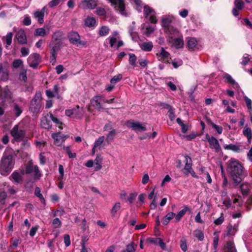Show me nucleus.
I'll use <instances>...</instances> for the list:
<instances>
[{
    "instance_id": "27",
    "label": "nucleus",
    "mask_w": 252,
    "mask_h": 252,
    "mask_svg": "<svg viewBox=\"0 0 252 252\" xmlns=\"http://www.w3.org/2000/svg\"><path fill=\"white\" fill-rule=\"evenodd\" d=\"M13 34L12 32H9L7 33V34L5 36H3L2 38V40L4 44H5L6 48H8V47L11 44L12 41Z\"/></svg>"
},
{
    "instance_id": "15",
    "label": "nucleus",
    "mask_w": 252,
    "mask_h": 252,
    "mask_svg": "<svg viewBox=\"0 0 252 252\" xmlns=\"http://www.w3.org/2000/svg\"><path fill=\"white\" fill-rule=\"evenodd\" d=\"M147 242L154 244L155 245H158L161 249H162L163 250H166V244L163 241V240L160 238L158 237H149L146 240Z\"/></svg>"
},
{
    "instance_id": "29",
    "label": "nucleus",
    "mask_w": 252,
    "mask_h": 252,
    "mask_svg": "<svg viewBox=\"0 0 252 252\" xmlns=\"http://www.w3.org/2000/svg\"><path fill=\"white\" fill-rule=\"evenodd\" d=\"M9 179L15 183L18 184L22 181V176L17 171H14L10 175Z\"/></svg>"
},
{
    "instance_id": "13",
    "label": "nucleus",
    "mask_w": 252,
    "mask_h": 252,
    "mask_svg": "<svg viewBox=\"0 0 252 252\" xmlns=\"http://www.w3.org/2000/svg\"><path fill=\"white\" fill-rule=\"evenodd\" d=\"M127 126L131 127L136 132L144 131L146 130V127L138 122L128 121L127 122Z\"/></svg>"
},
{
    "instance_id": "63",
    "label": "nucleus",
    "mask_w": 252,
    "mask_h": 252,
    "mask_svg": "<svg viewBox=\"0 0 252 252\" xmlns=\"http://www.w3.org/2000/svg\"><path fill=\"white\" fill-rule=\"evenodd\" d=\"M24 25L29 26L31 24V20L28 15H25L23 21Z\"/></svg>"
},
{
    "instance_id": "57",
    "label": "nucleus",
    "mask_w": 252,
    "mask_h": 252,
    "mask_svg": "<svg viewBox=\"0 0 252 252\" xmlns=\"http://www.w3.org/2000/svg\"><path fill=\"white\" fill-rule=\"evenodd\" d=\"M106 40H109L110 47H113L117 41V37L110 36L106 39Z\"/></svg>"
},
{
    "instance_id": "50",
    "label": "nucleus",
    "mask_w": 252,
    "mask_h": 252,
    "mask_svg": "<svg viewBox=\"0 0 252 252\" xmlns=\"http://www.w3.org/2000/svg\"><path fill=\"white\" fill-rule=\"evenodd\" d=\"M105 137L104 136L99 137L97 140H95L94 143V147H97L99 149L100 148V145L102 144L104 140Z\"/></svg>"
},
{
    "instance_id": "42",
    "label": "nucleus",
    "mask_w": 252,
    "mask_h": 252,
    "mask_svg": "<svg viewBox=\"0 0 252 252\" xmlns=\"http://www.w3.org/2000/svg\"><path fill=\"white\" fill-rule=\"evenodd\" d=\"M110 31L109 28L105 26H102L99 30L98 34L100 36H106Z\"/></svg>"
},
{
    "instance_id": "37",
    "label": "nucleus",
    "mask_w": 252,
    "mask_h": 252,
    "mask_svg": "<svg viewBox=\"0 0 252 252\" xmlns=\"http://www.w3.org/2000/svg\"><path fill=\"white\" fill-rule=\"evenodd\" d=\"M96 24V21L94 18L88 17L85 20V25L88 27H94Z\"/></svg>"
},
{
    "instance_id": "54",
    "label": "nucleus",
    "mask_w": 252,
    "mask_h": 252,
    "mask_svg": "<svg viewBox=\"0 0 252 252\" xmlns=\"http://www.w3.org/2000/svg\"><path fill=\"white\" fill-rule=\"evenodd\" d=\"M65 0H52L48 3V5L50 7L53 8L58 5L61 1H64Z\"/></svg>"
},
{
    "instance_id": "17",
    "label": "nucleus",
    "mask_w": 252,
    "mask_h": 252,
    "mask_svg": "<svg viewBox=\"0 0 252 252\" xmlns=\"http://www.w3.org/2000/svg\"><path fill=\"white\" fill-rule=\"evenodd\" d=\"M15 37L17 39L18 43L20 44H25L27 42L26 33L22 29H20L17 31Z\"/></svg>"
},
{
    "instance_id": "14",
    "label": "nucleus",
    "mask_w": 252,
    "mask_h": 252,
    "mask_svg": "<svg viewBox=\"0 0 252 252\" xmlns=\"http://www.w3.org/2000/svg\"><path fill=\"white\" fill-rule=\"evenodd\" d=\"M96 6V2L94 0H84L79 4V7L84 9H94Z\"/></svg>"
},
{
    "instance_id": "34",
    "label": "nucleus",
    "mask_w": 252,
    "mask_h": 252,
    "mask_svg": "<svg viewBox=\"0 0 252 252\" xmlns=\"http://www.w3.org/2000/svg\"><path fill=\"white\" fill-rule=\"evenodd\" d=\"M197 44V41L195 38L189 37L188 38L187 46L190 49H194Z\"/></svg>"
},
{
    "instance_id": "46",
    "label": "nucleus",
    "mask_w": 252,
    "mask_h": 252,
    "mask_svg": "<svg viewBox=\"0 0 252 252\" xmlns=\"http://www.w3.org/2000/svg\"><path fill=\"white\" fill-rule=\"evenodd\" d=\"M12 66L15 68H18L20 66L22 67L23 66V62L21 59L15 60L13 62Z\"/></svg>"
},
{
    "instance_id": "47",
    "label": "nucleus",
    "mask_w": 252,
    "mask_h": 252,
    "mask_svg": "<svg viewBox=\"0 0 252 252\" xmlns=\"http://www.w3.org/2000/svg\"><path fill=\"white\" fill-rule=\"evenodd\" d=\"M14 111L16 117H19L22 112V108L16 103L14 105Z\"/></svg>"
},
{
    "instance_id": "10",
    "label": "nucleus",
    "mask_w": 252,
    "mask_h": 252,
    "mask_svg": "<svg viewBox=\"0 0 252 252\" xmlns=\"http://www.w3.org/2000/svg\"><path fill=\"white\" fill-rule=\"evenodd\" d=\"M112 4L115 5L116 9L123 15L126 16L127 13L125 10V5L123 0H108Z\"/></svg>"
},
{
    "instance_id": "11",
    "label": "nucleus",
    "mask_w": 252,
    "mask_h": 252,
    "mask_svg": "<svg viewBox=\"0 0 252 252\" xmlns=\"http://www.w3.org/2000/svg\"><path fill=\"white\" fill-rule=\"evenodd\" d=\"M158 61L164 63H169L171 59L170 54L166 51L163 47H161L159 52L156 54Z\"/></svg>"
},
{
    "instance_id": "4",
    "label": "nucleus",
    "mask_w": 252,
    "mask_h": 252,
    "mask_svg": "<svg viewBox=\"0 0 252 252\" xmlns=\"http://www.w3.org/2000/svg\"><path fill=\"white\" fill-rule=\"evenodd\" d=\"M32 172L34 173V177L35 179H38L41 177V174L39 170L37 165H34L33 162L32 160L28 161L27 163L25 173L27 174H31ZM22 174H24L25 172L24 170L21 171Z\"/></svg>"
},
{
    "instance_id": "52",
    "label": "nucleus",
    "mask_w": 252,
    "mask_h": 252,
    "mask_svg": "<svg viewBox=\"0 0 252 252\" xmlns=\"http://www.w3.org/2000/svg\"><path fill=\"white\" fill-rule=\"evenodd\" d=\"M237 231V229L235 227L232 225H229L227 227V235H234Z\"/></svg>"
},
{
    "instance_id": "39",
    "label": "nucleus",
    "mask_w": 252,
    "mask_h": 252,
    "mask_svg": "<svg viewBox=\"0 0 252 252\" xmlns=\"http://www.w3.org/2000/svg\"><path fill=\"white\" fill-rule=\"evenodd\" d=\"M50 118L60 129H62L63 128V123L57 118L54 117L52 113H50Z\"/></svg>"
},
{
    "instance_id": "25",
    "label": "nucleus",
    "mask_w": 252,
    "mask_h": 252,
    "mask_svg": "<svg viewBox=\"0 0 252 252\" xmlns=\"http://www.w3.org/2000/svg\"><path fill=\"white\" fill-rule=\"evenodd\" d=\"M208 142L210 144V147L214 148L216 152H219L221 151V148L218 140L214 136H212V138Z\"/></svg>"
},
{
    "instance_id": "8",
    "label": "nucleus",
    "mask_w": 252,
    "mask_h": 252,
    "mask_svg": "<svg viewBox=\"0 0 252 252\" xmlns=\"http://www.w3.org/2000/svg\"><path fill=\"white\" fill-rule=\"evenodd\" d=\"M105 96L103 95H96L91 100V104L95 109L100 110L103 108L102 104L104 103Z\"/></svg>"
},
{
    "instance_id": "12",
    "label": "nucleus",
    "mask_w": 252,
    "mask_h": 252,
    "mask_svg": "<svg viewBox=\"0 0 252 252\" xmlns=\"http://www.w3.org/2000/svg\"><path fill=\"white\" fill-rule=\"evenodd\" d=\"M49 47L50 48V54L58 55L59 52L63 47V41H59L58 42L50 41Z\"/></svg>"
},
{
    "instance_id": "38",
    "label": "nucleus",
    "mask_w": 252,
    "mask_h": 252,
    "mask_svg": "<svg viewBox=\"0 0 252 252\" xmlns=\"http://www.w3.org/2000/svg\"><path fill=\"white\" fill-rule=\"evenodd\" d=\"M121 207L120 202H116L111 210V214L112 217H115L117 213L120 210Z\"/></svg>"
},
{
    "instance_id": "35",
    "label": "nucleus",
    "mask_w": 252,
    "mask_h": 252,
    "mask_svg": "<svg viewBox=\"0 0 252 252\" xmlns=\"http://www.w3.org/2000/svg\"><path fill=\"white\" fill-rule=\"evenodd\" d=\"M224 148L225 150H231L236 153H239L240 151V146L234 144L225 145L224 146Z\"/></svg>"
},
{
    "instance_id": "23",
    "label": "nucleus",
    "mask_w": 252,
    "mask_h": 252,
    "mask_svg": "<svg viewBox=\"0 0 252 252\" xmlns=\"http://www.w3.org/2000/svg\"><path fill=\"white\" fill-rule=\"evenodd\" d=\"M63 35L64 33L62 31L60 30L56 31L53 32L51 41L54 42L62 41V39Z\"/></svg>"
},
{
    "instance_id": "19",
    "label": "nucleus",
    "mask_w": 252,
    "mask_h": 252,
    "mask_svg": "<svg viewBox=\"0 0 252 252\" xmlns=\"http://www.w3.org/2000/svg\"><path fill=\"white\" fill-rule=\"evenodd\" d=\"M235 7L232 9L233 15L237 17L239 15V10L243 9L244 3L242 0H235L234 2Z\"/></svg>"
},
{
    "instance_id": "53",
    "label": "nucleus",
    "mask_w": 252,
    "mask_h": 252,
    "mask_svg": "<svg viewBox=\"0 0 252 252\" xmlns=\"http://www.w3.org/2000/svg\"><path fill=\"white\" fill-rule=\"evenodd\" d=\"M122 78V75L121 74H118V75L114 76L110 80V82L112 84H115Z\"/></svg>"
},
{
    "instance_id": "40",
    "label": "nucleus",
    "mask_w": 252,
    "mask_h": 252,
    "mask_svg": "<svg viewBox=\"0 0 252 252\" xmlns=\"http://www.w3.org/2000/svg\"><path fill=\"white\" fill-rule=\"evenodd\" d=\"M188 210V207L185 206L184 209L180 211L177 215L175 214V218L177 221H179L183 216L186 213Z\"/></svg>"
},
{
    "instance_id": "49",
    "label": "nucleus",
    "mask_w": 252,
    "mask_h": 252,
    "mask_svg": "<svg viewBox=\"0 0 252 252\" xmlns=\"http://www.w3.org/2000/svg\"><path fill=\"white\" fill-rule=\"evenodd\" d=\"M154 31L155 28L153 26H148L146 27L144 33L146 36H149L150 35L151 33H152L154 32Z\"/></svg>"
},
{
    "instance_id": "44",
    "label": "nucleus",
    "mask_w": 252,
    "mask_h": 252,
    "mask_svg": "<svg viewBox=\"0 0 252 252\" xmlns=\"http://www.w3.org/2000/svg\"><path fill=\"white\" fill-rule=\"evenodd\" d=\"M129 63L130 65L133 66V67H135L136 66V62L137 60L136 56L134 54H129Z\"/></svg>"
},
{
    "instance_id": "33",
    "label": "nucleus",
    "mask_w": 252,
    "mask_h": 252,
    "mask_svg": "<svg viewBox=\"0 0 252 252\" xmlns=\"http://www.w3.org/2000/svg\"><path fill=\"white\" fill-rule=\"evenodd\" d=\"M243 133L244 135L247 137L248 142L250 143L252 138V131L251 129L249 127L245 126L243 130Z\"/></svg>"
},
{
    "instance_id": "62",
    "label": "nucleus",
    "mask_w": 252,
    "mask_h": 252,
    "mask_svg": "<svg viewBox=\"0 0 252 252\" xmlns=\"http://www.w3.org/2000/svg\"><path fill=\"white\" fill-rule=\"evenodd\" d=\"M125 251L126 252H135V249L134 247L133 243H131V244L127 245L126 250Z\"/></svg>"
},
{
    "instance_id": "2",
    "label": "nucleus",
    "mask_w": 252,
    "mask_h": 252,
    "mask_svg": "<svg viewBox=\"0 0 252 252\" xmlns=\"http://www.w3.org/2000/svg\"><path fill=\"white\" fill-rule=\"evenodd\" d=\"M228 171L236 185L241 182L244 173V167L238 160L231 159L229 161Z\"/></svg>"
},
{
    "instance_id": "61",
    "label": "nucleus",
    "mask_w": 252,
    "mask_h": 252,
    "mask_svg": "<svg viewBox=\"0 0 252 252\" xmlns=\"http://www.w3.org/2000/svg\"><path fill=\"white\" fill-rule=\"evenodd\" d=\"M180 248L182 250L185 252L187 251V242L185 240H181L180 241Z\"/></svg>"
},
{
    "instance_id": "16",
    "label": "nucleus",
    "mask_w": 252,
    "mask_h": 252,
    "mask_svg": "<svg viewBox=\"0 0 252 252\" xmlns=\"http://www.w3.org/2000/svg\"><path fill=\"white\" fill-rule=\"evenodd\" d=\"M0 97L4 101H10L12 99V93L7 86L1 89Z\"/></svg>"
},
{
    "instance_id": "58",
    "label": "nucleus",
    "mask_w": 252,
    "mask_h": 252,
    "mask_svg": "<svg viewBox=\"0 0 252 252\" xmlns=\"http://www.w3.org/2000/svg\"><path fill=\"white\" fill-rule=\"evenodd\" d=\"M224 220L223 215V214H221L219 218L214 220V223L217 225H220L224 221Z\"/></svg>"
},
{
    "instance_id": "59",
    "label": "nucleus",
    "mask_w": 252,
    "mask_h": 252,
    "mask_svg": "<svg viewBox=\"0 0 252 252\" xmlns=\"http://www.w3.org/2000/svg\"><path fill=\"white\" fill-rule=\"evenodd\" d=\"M52 224L55 228H58L61 225L62 222L59 218H57L53 220Z\"/></svg>"
},
{
    "instance_id": "7",
    "label": "nucleus",
    "mask_w": 252,
    "mask_h": 252,
    "mask_svg": "<svg viewBox=\"0 0 252 252\" xmlns=\"http://www.w3.org/2000/svg\"><path fill=\"white\" fill-rule=\"evenodd\" d=\"M65 114L69 117L81 119L83 116V112L80 111L79 106L76 105L73 108L66 110Z\"/></svg>"
},
{
    "instance_id": "1",
    "label": "nucleus",
    "mask_w": 252,
    "mask_h": 252,
    "mask_svg": "<svg viewBox=\"0 0 252 252\" xmlns=\"http://www.w3.org/2000/svg\"><path fill=\"white\" fill-rule=\"evenodd\" d=\"M13 151L11 148L6 149L1 160L0 172L1 175L7 176L13 168Z\"/></svg>"
},
{
    "instance_id": "64",
    "label": "nucleus",
    "mask_w": 252,
    "mask_h": 252,
    "mask_svg": "<svg viewBox=\"0 0 252 252\" xmlns=\"http://www.w3.org/2000/svg\"><path fill=\"white\" fill-rule=\"evenodd\" d=\"M96 13L98 16H104L106 14V11L103 8L98 7L96 9Z\"/></svg>"
},
{
    "instance_id": "36",
    "label": "nucleus",
    "mask_w": 252,
    "mask_h": 252,
    "mask_svg": "<svg viewBox=\"0 0 252 252\" xmlns=\"http://www.w3.org/2000/svg\"><path fill=\"white\" fill-rule=\"evenodd\" d=\"M41 126L45 129H50L52 127L50 121L46 117L42 118L41 120Z\"/></svg>"
},
{
    "instance_id": "43",
    "label": "nucleus",
    "mask_w": 252,
    "mask_h": 252,
    "mask_svg": "<svg viewBox=\"0 0 252 252\" xmlns=\"http://www.w3.org/2000/svg\"><path fill=\"white\" fill-rule=\"evenodd\" d=\"M20 79L26 82L27 79V69L24 67H21V70L19 74Z\"/></svg>"
},
{
    "instance_id": "22",
    "label": "nucleus",
    "mask_w": 252,
    "mask_h": 252,
    "mask_svg": "<svg viewBox=\"0 0 252 252\" xmlns=\"http://www.w3.org/2000/svg\"><path fill=\"white\" fill-rule=\"evenodd\" d=\"M166 32L168 36V41L178 37L179 34L178 31L173 27L166 29Z\"/></svg>"
},
{
    "instance_id": "9",
    "label": "nucleus",
    "mask_w": 252,
    "mask_h": 252,
    "mask_svg": "<svg viewBox=\"0 0 252 252\" xmlns=\"http://www.w3.org/2000/svg\"><path fill=\"white\" fill-rule=\"evenodd\" d=\"M41 61V59L39 54L37 53H33L29 57L27 61L29 65L31 67L33 68H36L40 63Z\"/></svg>"
},
{
    "instance_id": "51",
    "label": "nucleus",
    "mask_w": 252,
    "mask_h": 252,
    "mask_svg": "<svg viewBox=\"0 0 252 252\" xmlns=\"http://www.w3.org/2000/svg\"><path fill=\"white\" fill-rule=\"evenodd\" d=\"M228 252H237L233 243L229 242L227 244Z\"/></svg>"
},
{
    "instance_id": "60",
    "label": "nucleus",
    "mask_w": 252,
    "mask_h": 252,
    "mask_svg": "<svg viewBox=\"0 0 252 252\" xmlns=\"http://www.w3.org/2000/svg\"><path fill=\"white\" fill-rule=\"evenodd\" d=\"M115 134H116V130L115 129L112 130L107 134V137H106V140L109 141L110 140H112L114 138Z\"/></svg>"
},
{
    "instance_id": "26",
    "label": "nucleus",
    "mask_w": 252,
    "mask_h": 252,
    "mask_svg": "<svg viewBox=\"0 0 252 252\" xmlns=\"http://www.w3.org/2000/svg\"><path fill=\"white\" fill-rule=\"evenodd\" d=\"M186 164L184 167V173L186 175H189V172L190 171L192 168V160L189 156H186Z\"/></svg>"
},
{
    "instance_id": "3",
    "label": "nucleus",
    "mask_w": 252,
    "mask_h": 252,
    "mask_svg": "<svg viewBox=\"0 0 252 252\" xmlns=\"http://www.w3.org/2000/svg\"><path fill=\"white\" fill-rule=\"evenodd\" d=\"M67 37L70 43L78 47H86L87 42L82 40L78 33L76 32L71 31L67 35Z\"/></svg>"
},
{
    "instance_id": "5",
    "label": "nucleus",
    "mask_w": 252,
    "mask_h": 252,
    "mask_svg": "<svg viewBox=\"0 0 252 252\" xmlns=\"http://www.w3.org/2000/svg\"><path fill=\"white\" fill-rule=\"evenodd\" d=\"M10 134L16 141L20 142L25 137V131L17 125L11 130Z\"/></svg>"
},
{
    "instance_id": "21",
    "label": "nucleus",
    "mask_w": 252,
    "mask_h": 252,
    "mask_svg": "<svg viewBox=\"0 0 252 252\" xmlns=\"http://www.w3.org/2000/svg\"><path fill=\"white\" fill-rule=\"evenodd\" d=\"M41 105L38 101L35 98L32 99L31 102L30 109L33 113H37L39 111Z\"/></svg>"
},
{
    "instance_id": "24",
    "label": "nucleus",
    "mask_w": 252,
    "mask_h": 252,
    "mask_svg": "<svg viewBox=\"0 0 252 252\" xmlns=\"http://www.w3.org/2000/svg\"><path fill=\"white\" fill-rule=\"evenodd\" d=\"M225 82L231 84L234 89H237L239 86L237 83L233 79L231 75L228 74H225L223 77Z\"/></svg>"
},
{
    "instance_id": "41",
    "label": "nucleus",
    "mask_w": 252,
    "mask_h": 252,
    "mask_svg": "<svg viewBox=\"0 0 252 252\" xmlns=\"http://www.w3.org/2000/svg\"><path fill=\"white\" fill-rule=\"evenodd\" d=\"M193 235L194 237L196 238L199 241H201L204 239V233L201 230L199 229H196L194 230L193 232Z\"/></svg>"
},
{
    "instance_id": "55",
    "label": "nucleus",
    "mask_w": 252,
    "mask_h": 252,
    "mask_svg": "<svg viewBox=\"0 0 252 252\" xmlns=\"http://www.w3.org/2000/svg\"><path fill=\"white\" fill-rule=\"evenodd\" d=\"M8 71L7 69H3L2 73H1V80L5 81L8 80Z\"/></svg>"
},
{
    "instance_id": "32",
    "label": "nucleus",
    "mask_w": 252,
    "mask_h": 252,
    "mask_svg": "<svg viewBox=\"0 0 252 252\" xmlns=\"http://www.w3.org/2000/svg\"><path fill=\"white\" fill-rule=\"evenodd\" d=\"M140 47L142 50L149 52L152 50L153 45L152 42H144L140 45Z\"/></svg>"
},
{
    "instance_id": "31",
    "label": "nucleus",
    "mask_w": 252,
    "mask_h": 252,
    "mask_svg": "<svg viewBox=\"0 0 252 252\" xmlns=\"http://www.w3.org/2000/svg\"><path fill=\"white\" fill-rule=\"evenodd\" d=\"M175 214L173 212H169L168 213L166 216L162 219V222L163 225H167L170 220H172L174 218H175Z\"/></svg>"
},
{
    "instance_id": "30",
    "label": "nucleus",
    "mask_w": 252,
    "mask_h": 252,
    "mask_svg": "<svg viewBox=\"0 0 252 252\" xmlns=\"http://www.w3.org/2000/svg\"><path fill=\"white\" fill-rule=\"evenodd\" d=\"M102 158L100 155H97L94 161V169L95 171H98L102 168L101 163L102 161Z\"/></svg>"
},
{
    "instance_id": "45",
    "label": "nucleus",
    "mask_w": 252,
    "mask_h": 252,
    "mask_svg": "<svg viewBox=\"0 0 252 252\" xmlns=\"http://www.w3.org/2000/svg\"><path fill=\"white\" fill-rule=\"evenodd\" d=\"M171 21L168 18H163L161 21V25L163 27L166 29H168L169 28H172L170 27Z\"/></svg>"
},
{
    "instance_id": "18",
    "label": "nucleus",
    "mask_w": 252,
    "mask_h": 252,
    "mask_svg": "<svg viewBox=\"0 0 252 252\" xmlns=\"http://www.w3.org/2000/svg\"><path fill=\"white\" fill-rule=\"evenodd\" d=\"M45 11V7L42 8L40 10H37L33 13V17L39 24H43L44 22V17Z\"/></svg>"
},
{
    "instance_id": "20",
    "label": "nucleus",
    "mask_w": 252,
    "mask_h": 252,
    "mask_svg": "<svg viewBox=\"0 0 252 252\" xmlns=\"http://www.w3.org/2000/svg\"><path fill=\"white\" fill-rule=\"evenodd\" d=\"M50 32V28L44 26V28H37L35 30L34 35L35 36H45Z\"/></svg>"
},
{
    "instance_id": "28",
    "label": "nucleus",
    "mask_w": 252,
    "mask_h": 252,
    "mask_svg": "<svg viewBox=\"0 0 252 252\" xmlns=\"http://www.w3.org/2000/svg\"><path fill=\"white\" fill-rule=\"evenodd\" d=\"M169 42L171 43L172 45L174 46L176 48H180L183 47L184 42L182 38H179V36L172 39V40H169Z\"/></svg>"
},
{
    "instance_id": "6",
    "label": "nucleus",
    "mask_w": 252,
    "mask_h": 252,
    "mask_svg": "<svg viewBox=\"0 0 252 252\" xmlns=\"http://www.w3.org/2000/svg\"><path fill=\"white\" fill-rule=\"evenodd\" d=\"M144 15L146 18H148L152 24H156L157 20L155 11L150 6L146 5L144 7Z\"/></svg>"
},
{
    "instance_id": "56",
    "label": "nucleus",
    "mask_w": 252,
    "mask_h": 252,
    "mask_svg": "<svg viewBox=\"0 0 252 252\" xmlns=\"http://www.w3.org/2000/svg\"><path fill=\"white\" fill-rule=\"evenodd\" d=\"M137 193L136 192H131L129 194V196L127 198V201L129 204H132L136 197Z\"/></svg>"
},
{
    "instance_id": "48",
    "label": "nucleus",
    "mask_w": 252,
    "mask_h": 252,
    "mask_svg": "<svg viewBox=\"0 0 252 252\" xmlns=\"http://www.w3.org/2000/svg\"><path fill=\"white\" fill-rule=\"evenodd\" d=\"M34 194L36 196H37L38 197H39L40 198L41 202H43V203L45 202V199H44L42 194L40 193V189L39 188L36 187L35 188Z\"/></svg>"
}]
</instances>
